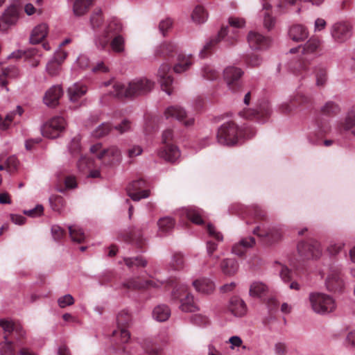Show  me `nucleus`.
Returning <instances> with one entry per match:
<instances>
[{
  "label": "nucleus",
  "instance_id": "41",
  "mask_svg": "<svg viewBox=\"0 0 355 355\" xmlns=\"http://www.w3.org/2000/svg\"><path fill=\"white\" fill-rule=\"evenodd\" d=\"M191 18L195 23L202 24L207 21L208 12L202 6L198 5L193 9Z\"/></svg>",
  "mask_w": 355,
  "mask_h": 355
},
{
  "label": "nucleus",
  "instance_id": "33",
  "mask_svg": "<svg viewBox=\"0 0 355 355\" xmlns=\"http://www.w3.org/2000/svg\"><path fill=\"white\" fill-rule=\"evenodd\" d=\"M196 290L204 294H209L214 290V283L209 279H197L193 282Z\"/></svg>",
  "mask_w": 355,
  "mask_h": 355
},
{
  "label": "nucleus",
  "instance_id": "5",
  "mask_svg": "<svg viewBox=\"0 0 355 355\" xmlns=\"http://www.w3.org/2000/svg\"><path fill=\"white\" fill-rule=\"evenodd\" d=\"M121 30V25L118 21H111L103 33L99 35L96 41V45L101 49H105L110 42V46L116 53H121L124 51V39L120 35H117Z\"/></svg>",
  "mask_w": 355,
  "mask_h": 355
},
{
  "label": "nucleus",
  "instance_id": "18",
  "mask_svg": "<svg viewBox=\"0 0 355 355\" xmlns=\"http://www.w3.org/2000/svg\"><path fill=\"white\" fill-rule=\"evenodd\" d=\"M351 29L352 28L347 22H336L331 28V35L336 42L343 43L350 37Z\"/></svg>",
  "mask_w": 355,
  "mask_h": 355
},
{
  "label": "nucleus",
  "instance_id": "17",
  "mask_svg": "<svg viewBox=\"0 0 355 355\" xmlns=\"http://www.w3.org/2000/svg\"><path fill=\"white\" fill-rule=\"evenodd\" d=\"M147 225L133 227L128 232L123 235L124 241L134 244L137 248L143 250L146 245V240L143 237V230L146 229Z\"/></svg>",
  "mask_w": 355,
  "mask_h": 355
},
{
  "label": "nucleus",
  "instance_id": "51",
  "mask_svg": "<svg viewBox=\"0 0 355 355\" xmlns=\"http://www.w3.org/2000/svg\"><path fill=\"white\" fill-rule=\"evenodd\" d=\"M341 126L345 130L355 127V105L349 111L344 121L341 123Z\"/></svg>",
  "mask_w": 355,
  "mask_h": 355
},
{
  "label": "nucleus",
  "instance_id": "22",
  "mask_svg": "<svg viewBox=\"0 0 355 355\" xmlns=\"http://www.w3.org/2000/svg\"><path fill=\"white\" fill-rule=\"evenodd\" d=\"M164 114L167 119L170 117L175 118L182 122L186 126H189L194 122V119L193 118L187 119L185 110L178 105L168 107L166 110Z\"/></svg>",
  "mask_w": 355,
  "mask_h": 355
},
{
  "label": "nucleus",
  "instance_id": "20",
  "mask_svg": "<svg viewBox=\"0 0 355 355\" xmlns=\"http://www.w3.org/2000/svg\"><path fill=\"white\" fill-rule=\"evenodd\" d=\"M160 284L159 282L153 279L141 280L139 277L131 278L122 285L123 288L126 290H141L146 289L151 287H158Z\"/></svg>",
  "mask_w": 355,
  "mask_h": 355
},
{
  "label": "nucleus",
  "instance_id": "25",
  "mask_svg": "<svg viewBox=\"0 0 355 355\" xmlns=\"http://www.w3.org/2000/svg\"><path fill=\"white\" fill-rule=\"evenodd\" d=\"M63 94L62 89L59 85H54L49 88L43 98L44 103L49 107H55Z\"/></svg>",
  "mask_w": 355,
  "mask_h": 355
},
{
  "label": "nucleus",
  "instance_id": "32",
  "mask_svg": "<svg viewBox=\"0 0 355 355\" xmlns=\"http://www.w3.org/2000/svg\"><path fill=\"white\" fill-rule=\"evenodd\" d=\"M87 87L84 85L76 83L68 89V95L71 102H77L87 92Z\"/></svg>",
  "mask_w": 355,
  "mask_h": 355
},
{
  "label": "nucleus",
  "instance_id": "56",
  "mask_svg": "<svg viewBox=\"0 0 355 355\" xmlns=\"http://www.w3.org/2000/svg\"><path fill=\"white\" fill-rule=\"evenodd\" d=\"M103 21L102 11L101 9L95 10L90 18V22L92 28H96L101 26Z\"/></svg>",
  "mask_w": 355,
  "mask_h": 355
},
{
  "label": "nucleus",
  "instance_id": "27",
  "mask_svg": "<svg viewBox=\"0 0 355 355\" xmlns=\"http://www.w3.org/2000/svg\"><path fill=\"white\" fill-rule=\"evenodd\" d=\"M228 310L235 316L241 317L247 311L245 302L238 297H233L230 301Z\"/></svg>",
  "mask_w": 355,
  "mask_h": 355
},
{
  "label": "nucleus",
  "instance_id": "11",
  "mask_svg": "<svg viewBox=\"0 0 355 355\" xmlns=\"http://www.w3.org/2000/svg\"><path fill=\"white\" fill-rule=\"evenodd\" d=\"M117 330L113 331V336H120L121 342L126 343L130 338V334L128 331V327L131 322V315L128 311L123 310L119 312L116 317Z\"/></svg>",
  "mask_w": 355,
  "mask_h": 355
},
{
  "label": "nucleus",
  "instance_id": "50",
  "mask_svg": "<svg viewBox=\"0 0 355 355\" xmlns=\"http://www.w3.org/2000/svg\"><path fill=\"white\" fill-rule=\"evenodd\" d=\"M16 112H17L19 116H21L23 113V109L20 106H18L16 112H12L8 113L4 119H3L2 116L0 115V128L1 129L6 130L9 127V125L12 121Z\"/></svg>",
  "mask_w": 355,
  "mask_h": 355
},
{
  "label": "nucleus",
  "instance_id": "46",
  "mask_svg": "<svg viewBox=\"0 0 355 355\" xmlns=\"http://www.w3.org/2000/svg\"><path fill=\"white\" fill-rule=\"evenodd\" d=\"M321 113L327 116H334L340 111L339 105L334 101H327L322 107Z\"/></svg>",
  "mask_w": 355,
  "mask_h": 355
},
{
  "label": "nucleus",
  "instance_id": "60",
  "mask_svg": "<svg viewBox=\"0 0 355 355\" xmlns=\"http://www.w3.org/2000/svg\"><path fill=\"white\" fill-rule=\"evenodd\" d=\"M145 351L148 355H163L160 347L154 343H146Z\"/></svg>",
  "mask_w": 355,
  "mask_h": 355
},
{
  "label": "nucleus",
  "instance_id": "61",
  "mask_svg": "<svg viewBox=\"0 0 355 355\" xmlns=\"http://www.w3.org/2000/svg\"><path fill=\"white\" fill-rule=\"evenodd\" d=\"M172 25H173V21L171 19L167 18L166 19L162 20L159 22V30L160 33L164 36H165L166 33L168 32V31L171 28Z\"/></svg>",
  "mask_w": 355,
  "mask_h": 355
},
{
  "label": "nucleus",
  "instance_id": "57",
  "mask_svg": "<svg viewBox=\"0 0 355 355\" xmlns=\"http://www.w3.org/2000/svg\"><path fill=\"white\" fill-rule=\"evenodd\" d=\"M202 76L210 80H216L219 76V72L211 66H205L202 69Z\"/></svg>",
  "mask_w": 355,
  "mask_h": 355
},
{
  "label": "nucleus",
  "instance_id": "43",
  "mask_svg": "<svg viewBox=\"0 0 355 355\" xmlns=\"http://www.w3.org/2000/svg\"><path fill=\"white\" fill-rule=\"evenodd\" d=\"M263 8L265 10L263 26L268 30H270L275 26V19L272 17L270 14L271 6L267 2V0H263Z\"/></svg>",
  "mask_w": 355,
  "mask_h": 355
},
{
  "label": "nucleus",
  "instance_id": "55",
  "mask_svg": "<svg viewBox=\"0 0 355 355\" xmlns=\"http://www.w3.org/2000/svg\"><path fill=\"white\" fill-rule=\"evenodd\" d=\"M248 211L249 214L257 220H264L266 218V212L258 205H253Z\"/></svg>",
  "mask_w": 355,
  "mask_h": 355
},
{
  "label": "nucleus",
  "instance_id": "39",
  "mask_svg": "<svg viewBox=\"0 0 355 355\" xmlns=\"http://www.w3.org/2000/svg\"><path fill=\"white\" fill-rule=\"evenodd\" d=\"M19 74L18 69L15 66H10L2 69L0 74V84L2 87H6L8 84L7 79L16 78Z\"/></svg>",
  "mask_w": 355,
  "mask_h": 355
},
{
  "label": "nucleus",
  "instance_id": "23",
  "mask_svg": "<svg viewBox=\"0 0 355 355\" xmlns=\"http://www.w3.org/2000/svg\"><path fill=\"white\" fill-rule=\"evenodd\" d=\"M171 67L167 64L161 65L158 70L157 76L160 82L162 89L168 94H171V85L173 83V78L170 73Z\"/></svg>",
  "mask_w": 355,
  "mask_h": 355
},
{
  "label": "nucleus",
  "instance_id": "28",
  "mask_svg": "<svg viewBox=\"0 0 355 355\" xmlns=\"http://www.w3.org/2000/svg\"><path fill=\"white\" fill-rule=\"evenodd\" d=\"M49 31L48 26L46 24H40L36 26L32 31L30 40L32 44L41 42L47 35Z\"/></svg>",
  "mask_w": 355,
  "mask_h": 355
},
{
  "label": "nucleus",
  "instance_id": "13",
  "mask_svg": "<svg viewBox=\"0 0 355 355\" xmlns=\"http://www.w3.org/2000/svg\"><path fill=\"white\" fill-rule=\"evenodd\" d=\"M297 251L303 259L311 258H319L322 254L320 243L312 239L305 241H301L297 245Z\"/></svg>",
  "mask_w": 355,
  "mask_h": 355
},
{
  "label": "nucleus",
  "instance_id": "26",
  "mask_svg": "<svg viewBox=\"0 0 355 355\" xmlns=\"http://www.w3.org/2000/svg\"><path fill=\"white\" fill-rule=\"evenodd\" d=\"M227 27H222L218 35L214 38L211 39L203 47L200 53V56L204 58L208 56L211 52L215 46L223 40L228 33Z\"/></svg>",
  "mask_w": 355,
  "mask_h": 355
},
{
  "label": "nucleus",
  "instance_id": "2",
  "mask_svg": "<svg viewBox=\"0 0 355 355\" xmlns=\"http://www.w3.org/2000/svg\"><path fill=\"white\" fill-rule=\"evenodd\" d=\"M321 42L318 38L311 37L303 46L293 48L290 50L291 53H300V58L291 64L290 68L296 75H302L309 69L311 60L314 55L320 51Z\"/></svg>",
  "mask_w": 355,
  "mask_h": 355
},
{
  "label": "nucleus",
  "instance_id": "4",
  "mask_svg": "<svg viewBox=\"0 0 355 355\" xmlns=\"http://www.w3.org/2000/svg\"><path fill=\"white\" fill-rule=\"evenodd\" d=\"M255 135L252 129L243 130L234 122L223 123L218 130L217 141L220 144L233 146L243 138L250 139Z\"/></svg>",
  "mask_w": 355,
  "mask_h": 355
},
{
  "label": "nucleus",
  "instance_id": "63",
  "mask_svg": "<svg viewBox=\"0 0 355 355\" xmlns=\"http://www.w3.org/2000/svg\"><path fill=\"white\" fill-rule=\"evenodd\" d=\"M131 128V122L128 119H123L121 123L114 127V129L120 134L128 132Z\"/></svg>",
  "mask_w": 355,
  "mask_h": 355
},
{
  "label": "nucleus",
  "instance_id": "3",
  "mask_svg": "<svg viewBox=\"0 0 355 355\" xmlns=\"http://www.w3.org/2000/svg\"><path fill=\"white\" fill-rule=\"evenodd\" d=\"M154 83L146 78H140L131 81L127 87L116 83L112 85L110 94L117 98L135 97L145 95L153 88Z\"/></svg>",
  "mask_w": 355,
  "mask_h": 355
},
{
  "label": "nucleus",
  "instance_id": "42",
  "mask_svg": "<svg viewBox=\"0 0 355 355\" xmlns=\"http://www.w3.org/2000/svg\"><path fill=\"white\" fill-rule=\"evenodd\" d=\"M92 2L93 0H75L73 7L74 14L78 16L85 14Z\"/></svg>",
  "mask_w": 355,
  "mask_h": 355
},
{
  "label": "nucleus",
  "instance_id": "59",
  "mask_svg": "<svg viewBox=\"0 0 355 355\" xmlns=\"http://www.w3.org/2000/svg\"><path fill=\"white\" fill-rule=\"evenodd\" d=\"M171 266L174 270H181L184 267V259L183 256L180 253H176L173 255V260L171 261Z\"/></svg>",
  "mask_w": 355,
  "mask_h": 355
},
{
  "label": "nucleus",
  "instance_id": "31",
  "mask_svg": "<svg viewBox=\"0 0 355 355\" xmlns=\"http://www.w3.org/2000/svg\"><path fill=\"white\" fill-rule=\"evenodd\" d=\"M254 244L255 239L254 237L250 236L243 239L239 243L233 246L232 252L239 256H242L248 248H252Z\"/></svg>",
  "mask_w": 355,
  "mask_h": 355
},
{
  "label": "nucleus",
  "instance_id": "38",
  "mask_svg": "<svg viewBox=\"0 0 355 355\" xmlns=\"http://www.w3.org/2000/svg\"><path fill=\"white\" fill-rule=\"evenodd\" d=\"M330 125L327 122L318 124V130L313 137L310 138L311 142L315 145L321 146V139L330 132Z\"/></svg>",
  "mask_w": 355,
  "mask_h": 355
},
{
  "label": "nucleus",
  "instance_id": "36",
  "mask_svg": "<svg viewBox=\"0 0 355 355\" xmlns=\"http://www.w3.org/2000/svg\"><path fill=\"white\" fill-rule=\"evenodd\" d=\"M175 225V221L171 217H163L157 221V225L159 227L158 233L160 236L164 234L170 232Z\"/></svg>",
  "mask_w": 355,
  "mask_h": 355
},
{
  "label": "nucleus",
  "instance_id": "10",
  "mask_svg": "<svg viewBox=\"0 0 355 355\" xmlns=\"http://www.w3.org/2000/svg\"><path fill=\"white\" fill-rule=\"evenodd\" d=\"M328 291L334 293H341L345 288V282L343 278L342 270L338 266H331L325 281Z\"/></svg>",
  "mask_w": 355,
  "mask_h": 355
},
{
  "label": "nucleus",
  "instance_id": "1",
  "mask_svg": "<svg viewBox=\"0 0 355 355\" xmlns=\"http://www.w3.org/2000/svg\"><path fill=\"white\" fill-rule=\"evenodd\" d=\"M25 331L20 324L0 320V355H16V348L21 346Z\"/></svg>",
  "mask_w": 355,
  "mask_h": 355
},
{
  "label": "nucleus",
  "instance_id": "40",
  "mask_svg": "<svg viewBox=\"0 0 355 355\" xmlns=\"http://www.w3.org/2000/svg\"><path fill=\"white\" fill-rule=\"evenodd\" d=\"M220 268L225 275L231 276L236 272L238 270V263L234 259H226L222 261Z\"/></svg>",
  "mask_w": 355,
  "mask_h": 355
},
{
  "label": "nucleus",
  "instance_id": "8",
  "mask_svg": "<svg viewBox=\"0 0 355 355\" xmlns=\"http://www.w3.org/2000/svg\"><path fill=\"white\" fill-rule=\"evenodd\" d=\"M172 297L180 301V308L182 311L194 312L198 309L193 297L188 292V288L185 284H178L172 293Z\"/></svg>",
  "mask_w": 355,
  "mask_h": 355
},
{
  "label": "nucleus",
  "instance_id": "54",
  "mask_svg": "<svg viewBox=\"0 0 355 355\" xmlns=\"http://www.w3.org/2000/svg\"><path fill=\"white\" fill-rule=\"evenodd\" d=\"M244 61L248 66L250 67H257L261 64L262 59L259 55L251 53L245 55Z\"/></svg>",
  "mask_w": 355,
  "mask_h": 355
},
{
  "label": "nucleus",
  "instance_id": "44",
  "mask_svg": "<svg viewBox=\"0 0 355 355\" xmlns=\"http://www.w3.org/2000/svg\"><path fill=\"white\" fill-rule=\"evenodd\" d=\"M69 236L74 242L82 243L85 239V235L83 230L77 225L69 226Z\"/></svg>",
  "mask_w": 355,
  "mask_h": 355
},
{
  "label": "nucleus",
  "instance_id": "64",
  "mask_svg": "<svg viewBox=\"0 0 355 355\" xmlns=\"http://www.w3.org/2000/svg\"><path fill=\"white\" fill-rule=\"evenodd\" d=\"M51 232L53 237L55 241H60L66 234L64 230L58 225H53L52 227Z\"/></svg>",
  "mask_w": 355,
  "mask_h": 355
},
{
  "label": "nucleus",
  "instance_id": "14",
  "mask_svg": "<svg viewBox=\"0 0 355 355\" xmlns=\"http://www.w3.org/2000/svg\"><path fill=\"white\" fill-rule=\"evenodd\" d=\"M66 121L63 117L56 116L44 125L42 132L44 137L55 139L64 130Z\"/></svg>",
  "mask_w": 355,
  "mask_h": 355
},
{
  "label": "nucleus",
  "instance_id": "19",
  "mask_svg": "<svg viewBox=\"0 0 355 355\" xmlns=\"http://www.w3.org/2000/svg\"><path fill=\"white\" fill-rule=\"evenodd\" d=\"M146 182L143 179H139L132 182L127 187V193L134 201H139L142 198L149 196V190H142L146 187Z\"/></svg>",
  "mask_w": 355,
  "mask_h": 355
},
{
  "label": "nucleus",
  "instance_id": "34",
  "mask_svg": "<svg viewBox=\"0 0 355 355\" xmlns=\"http://www.w3.org/2000/svg\"><path fill=\"white\" fill-rule=\"evenodd\" d=\"M315 77V85L318 87H324L328 80V72L327 67L322 65H318L314 69Z\"/></svg>",
  "mask_w": 355,
  "mask_h": 355
},
{
  "label": "nucleus",
  "instance_id": "30",
  "mask_svg": "<svg viewBox=\"0 0 355 355\" xmlns=\"http://www.w3.org/2000/svg\"><path fill=\"white\" fill-rule=\"evenodd\" d=\"M177 51V46L172 42H164L157 49L155 55L157 57L169 58L173 57Z\"/></svg>",
  "mask_w": 355,
  "mask_h": 355
},
{
  "label": "nucleus",
  "instance_id": "49",
  "mask_svg": "<svg viewBox=\"0 0 355 355\" xmlns=\"http://www.w3.org/2000/svg\"><path fill=\"white\" fill-rule=\"evenodd\" d=\"M123 261L128 268H132L133 266L146 267L148 263L147 261L142 256L124 258Z\"/></svg>",
  "mask_w": 355,
  "mask_h": 355
},
{
  "label": "nucleus",
  "instance_id": "37",
  "mask_svg": "<svg viewBox=\"0 0 355 355\" xmlns=\"http://www.w3.org/2000/svg\"><path fill=\"white\" fill-rule=\"evenodd\" d=\"M192 57L180 54L178 57V63L174 66L173 70L177 73H180L187 70L192 64Z\"/></svg>",
  "mask_w": 355,
  "mask_h": 355
},
{
  "label": "nucleus",
  "instance_id": "21",
  "mask_svg": "<svg viewBox=\"0 0 355 355\" xmlns=\"http://www.w3.org/2000/svg\"><path fill=\"white\" fill-rule=\"evenodd\" d=\"M253 233L261 238L263 241L268 244H272L278 242L282 237V232L279 228L271 227L267 231L261 230L259 227H257Z\"/></svg>",
  "mask_w": 355,
  "mask_h": 355
},
{
  "label": "nucleus",
  "instance_id": "45",
  "mask_svg": "<svg viewBox=\"0 0 355 355\" xmlns=\"http://www.w3.org/2000/svg\"><path fill=\"white\" fill-rule=\"evenodd\" d=\"M182 215L185 216L189 220L197 225L204 223L201 214L199 210L189 209L182 211Z\"/></svg>",
  "mask_w": 355,
  "mask_h": 355
},
{
  "label": "nucleus",
  "instance_id": "47",
  "mask_svg": "<svg viewBox=\"0 0 355 355\" xmlns=\"http://www.w3.org/2000/svg\"><path fill=\"white\" fill-rule=\"evenodd\" d=\"M6 22L9 24H14L19 18V10L15 6L9 7L5 12L3 16Z\"/></svg>",
  "mask_w": 355,
  "mask_h": 355
},
{
  "label": "nucleus",
  "instance_id": "15",
  "mask_svg": "<svg viewBox=\"0 0 355 355\" xmlns=\"http://www.w3.org/2000/svg\"><path fill=\"white\" fill-rule=\"evenodd\" d=\"M243 71L238 67H228L224 70V78L230 89L234 92H239L242 88L240 80Z\"/></svg>",
  "mask_w": 355,
  "mask_h": 355
},
{
  "label": "nucleus",
  "instance_id": "58",
  "mask_svg": "<svg viewBox=\"0 0 355 355\" xmlns=\"http://www.w3.org/2000/svg\"><path fill=\"white\" fill-rule=\"evenodd\" d=\"M52 209L60 212L64 206V200L62 196H56L50 198Z\"/></svg>",
  "mask_w": 355,
  "mask_h": 355
},
{
  "label": "nucleus",
  "instance_id": "62",
  "mask_svg": "<svg viewBox=\"0 0 355 355\" xmlns=\"http://www.w3.org/2000/svg\"><path fill=\"white\" fill-rule=\"evenodd\" d=\"M58 303L60 307L64 308L67 306L72 305L74 303V299L72 295L67 294L62 297H60L58 300Z\"/></svg>",
  "mask_w": 355,
  "mask_h": 355
},
{
  "label": "nucleus",
  "instance_id": "53",
  "mask_svg": "<svg viewBox=\"0 0 355 355\" xmlns=\"http://www.w3.org/2000/svg\"><path fill=\"white\" fill-rule=\"evenodd\" d=\"M112 125L110 123H103L95 130L92 135L96 138H101L107 135L111 130Z\"/></svg>",
  "mask_w": 355,
  "mask_h": 355
},
{
  "label": "nucleus",
  "instance_id": "9",
  "mask_svg": "<svg viewBox=\"0 0 355 355\" xmlns=\"http://www.w3.org/2000/svg\"><path fill=\"white\" fill-rule=\"evenodd\" d=\"M92 153H96L98 159L105 165H114L121 161V153L115 146L103 148L101 144H96L90 148Z\"/></svg>",
  "mask_w": 355,
  "mask_h": 355
},
{
  "label": "nucleus",
  "instance_id": "12",
  "mask_svg": "<svg viewBox=\"0 0 355 355\" xmlns=\"http://www.w3.org/2000/svg\"><path fill=\"white\" fill-rule=\"evenodd\" d=\"M312 99L310 96L297 92L294 95L289 102H285L279 105V111L284 114H288L300 107H306L311 104Z\"/></svg>",
  "mask_w": 355,
  "mask_h": 355
},
{
  "label": "nucleus",
  "instance_id": "6",
  "mask_svg": "<svg viewBox=\"0 0 355 355\" xmlns=\"http://www.w3.org/2000/svg\"><path fill=\"white\" fill-rule=\"evenodd\" d=\"M309 302L313 311L318 314L331 313L336 309L334 300L331 296L322 293H310Z\"/></svg>",
  "mask_w": 355,
  "mask_h": 355
},
{
  "label": "nucleus",
  "instance_id": "29",
  "mask_svg": "<svg viewBox=\"0 0 355 355\" xmlns=\"http://www.w3.org/2000/svg\"><path fill=\"white\" fill-rule=\"evenodd\" d=\"M288 35L292 40L300 42L308 37L309 33L304 26L296 24L290 28Z\"/></svg>",
  "mask_w": 355,
  "mask_h": 355
},
{
  "label": "nucleus",
  "instance_id": "35",
  "mask_svg": "<svg viewBox=\"0 0 355 355\" xmlns=\"http://www.w3.org/2000/svg\"><path fill=\"white\" fill-rule=\"evenodd\" d=\"M171 315V309L165 304H161L155 306L153 311V318L159 322H164L168 319Z\"/></svg>",
  "mask_w": 355,
  "mask_h": 355
},
{
  "label": "nucleus",
  "instance_id": "52",
  "mask_svg": "<svg viewBox=\"0 0 355 355\" xmlns=\"http://www.w3.org/2000/svg\"><path fill=\"white\" fill-rule=\"evenodd\" d=\"M77 166L81 172H85L92 169L94 167V161L87 157H81L78 162Z\"/></svg>",
  "mask_w": 355,
  "mask_h": 355
},
{
  "label": "nucleus",
  "instance_id": "7",
  "mask_svg": "<svg viewBox=\"0 0 355 355\" xmlns=\"http://www.w3.org/2000/svg\"><path fill=\"white\" fill-rule=\"evenodd\" d=\"M173 131L166 130L162 134V143L164 146L157 151V155L166 162L173 163L180 156V152L177 146L171 143L173 139Z\"/></svg>",
  "mask_w": 355,
  "mask_h": 355
},
{
  "label": "nucleus",
  "instance_id": "16",
  "mask_svg": "<svg viewBox=\"0 0 355 355\" xmlns=\"http://www.w3.org/2000/svg\"><path fill=\"white\" fill-rule=\"evenodd\" d=\"M239 114L245 119L263 121L269 117L270 108L268 103H263L259 105L256 110L244 109Z\"/></svg>",
  "mask_w": 355,
  "mask_h": 355
},
{
  "label": "nucleus",
  "instance_id": "24",
  "mask_svg": "<svg viewBox=\"0 0 355 355\" xmlns=\"http://www.w3.org/2000/svg\"><path fill=\"white\" fill-rule=\"evenodd\" d=\"M248 41L250 46L255 49H265L270 44V39L269 37L254 31L249 33Z\"/></svg>",
  "mask_w": 355,
  "mask_h": 355
},
{
  "label": "nucleus",
  "instance_id": "48",
  "mask_svg": "<svg viewBox=\"0 0 355 355\" xmlns=\"http://www.w3.org/2000/svg\"><path fill=\"white\" fill-rule=\"evenodd\" d=\"M267 291V286L261 282H254L250 288V295L254 297H261Z\"/></svg>",
  "mask_w": 355,
  "mask_h": 355
}]
</instances>
